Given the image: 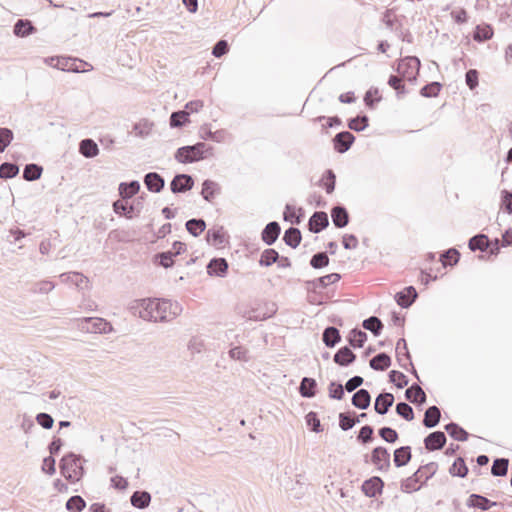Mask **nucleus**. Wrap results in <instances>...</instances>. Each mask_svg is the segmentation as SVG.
Here are the masks:
<instances>
[{
	"label": "nucleus",
	"instance_id": "f257e3e1",
	"mask_svg": "<svg viewBox=\"0 0 512 512\" xmlns=\"http://www.w3.org/2000/svg\"><path fill=\"white\" fill-rule=\"evenodd\" d=\"M177 302L160 299H141L138 301L136 313L146 321L168 322L173 320L181 312Z\"/></svg>",
	"mask_w": 512,
	"mask_h": 512
},
{
	"label": "nucleus",
	"instance_id": "6e6552de",
	"mask_svg": "<svg viewBox=\"0 0 512 512\" xmlns=\"http://www.w3.org/2000/svg\"><path fill=\"white\" fill-rule=\"evenodd\" d=\"M194 186V179L189 174H176L170 182L172 193H185L190 191Z\"/></svg>",
	"mask_w": 512,
	"mask_h": 512
},
{
	"label": "nucleus",
	"instance_id": "09e8293b",
	"mask_svg": "<svg viewBox=\"0 0 512 512\" xmlns=\"http://www.w3.org/2000/svg\"><path fill=\"white\" fill-rule=\"evenodd\" d=\"M460 252L456 248H449L440 255L443 267L454 266L459 262Z\"/></svg>",
	"mask_w": 512,
	"mask_h": 512
},
{
	"label": "nucleus",
	"instance_id": "e2e57ef3",
	"mask_svg": "<svg viewBox=\"0 0 512 512\" xmlns=\"http://www.w3.org/2000/svg\"><path fill=\"white\" fill-rule=\"evenodd\" d=\"M153 123L147 119H142L133 126L135 134L141 138L147 137L152 131Z\"/></svg>",
	"mask_w": 512,
	"mask_h": 512
},
{
	"label": "nucleus",
	"instance_id": "412c9836",
	"mask_svg": "<svg viewBox=\"0 0 512 512\" xmlns=\"http://www.w3.org/2000/svg\"><path fill=\"white\" fill-rule=\"evenodd\" d=\"M356 360V354L348 347H341L333 356V361L342 367H347Z\"/></svg>",
	"mask_w": 512,
	"mask_h": 512
},
{
	"label": "nucleus",
	"instance_id": "c03bdc74",
	"mask_svg": "<svg viewBox=\"0 0 512 512\" xmlns=\"http://www.w3.org/2000/svg\"><path fill=\"white\" fill-rule=\"evenodd\" d=\"M319 185L324 188L327 194H331L335 190L336 174L332 169H327L319 182Z\"/></svg>",
	"mask_w": 512,
	"mask_h": 512
},
{
	"label": "nucleus",
	"instance_id": "3c124183",
	"mask_svg": "<svg viewBox=\"0 0 512 512\" xmlns=\"http://www.w3.org/2000/svg\"><path fill=\"white\" fill-rule=\"evenodd\" d=\"M509 460L507 458H496L491 466V474L494 477H504L507 475Z\"/></svg>",
	"mask_w": 512,
	"mask_h": 512
},
{
	"label": "nucleus",
	"instance_id": "0eeeda50",
	"mask_svg": "<svg viewBox=\"0 0 512 512\" xmlns=\"http://www.w3.org/2000/svg\"><path fill=\"white\" fill-rule=\"evenodd\" d=\"M341 275L339 273H330L315 279L304 281V288L307 293H314L327 288L331 284L339 282Z\"/></svg>",
	"mask_w": 512,
	"mask_h": 512
},
{
	"label": "nucleus",
	"instance_id": "c756f323",
	"mask_svg": "<svg viewBox=\"0 0 512 512\" xmlns=\"http://www.w3.org/2000/svg\"><path fill=\"white\" fill-rule=\"evenodd\" d=\"M79 152L85 158H94L99 154V147L93 139L85 138L79 143Z\"/></svg>",
	"mask_w": 512,
	"mask_h": 512
},
{
	"label": "nucleus",
	"instance_id": "aec40b11",
	"mask_svg": "<svg viewBox=\"0 0 512 512\" xmlns=\"http://www.w3.org/2000/svg\"><path fill=\"white\" fill-rule=\"evenodd\" d=\"M394 396L389 392L380 393L374 402V410L379 415H385L394 403Z\"/></svg>",
	"mask_w": 512,
	"mask_h": 512
},
{
	"label": "nucleus",
	"instance_id": "a211bd4d",
	"mask_svg": "<svg viewBox=\"0 0 512 512\" xmlns=\"http://www.w3.org/2000/svg\"><path fill=\"white\" fill-rule=\"evenodd\" d=\"M405 398L417 406H421L426 403L427 396L421 386L417 383H413L405 391Z\"/></svg>",
	"mask_w": 512,
	"mask_h": 512
},
{
	"label": "nucleus",
	"instance_id": "052dcab7",
	"mask_svg": "<svg viewBox=\"0 0 512 512\" xmlns=\"http://www.w3.org/2000/svg\"><path fill=\"white\" fill-rule=\"evenodd\" d=\"M384 482H362L361 490L368 497H375L382 492Z\"/></svg>",
	"mask_w": 512,
	"mask_h": 512
},
{
	"label": "nucleus",
	"instance_id": "69168bd1",
	"mask_svg": "<svg viewBox=\"0 0 512 512\" xmlns=\"http://www.w3.org/2000/svg\"><path fill=\"white\" fill-rule=\"evenodd\" d=\"M389 381L393 383L398 389H402L408 385L409 379L407 376L397 370H391L388 374Z\"/></svg>",
	"mask_w": 512,
	"mask_h": 512
},
{
	"label": "nucleus",
	"instance_id": "c9c22d12",
	"mask_svg": "<svg viewBox=\"0 0 512 512\" xmlns=\"http://www.w3.org/2000/svg\"><path fill=\"white\" fill-rule=\"evenodd\" d=\"M367 338L368 336L366 332L358 328H353L347 336V341L353 348H361L364 346Z\"/></svg>",
	"mask_w": 512,
	"mask_h": 512
},
{
	"label": "nucleus",
	"instance_id": "f03ea898",
	"mask_svg": "<svg viewBox=\"0 0 512 512\" xmlns=\"http://www.w3.org/2000/svg\"><path fill=\"white\" fill-rule=\"evenodd\" d=\"M213 150L214 148L205 142H197L178 148L174 157L179 163L189 164L213 156Z\"/></svg>",
	"mask_w": 512,
	"mask_h": 512
},
{
	"label": "nucleus",
	"instance_id": "4be33fe9",
	"mask_svg": "<svg viewBox=\"0 0 512 512\" xmlns=\"http://www.w3.org/2000/svg\"><path fill=\"white\" fill-rule=\"evenodd\" d=\"M396 358L399 365L408 370V362H411V355L409 353L406 340L404 338H400L396 343Z\"/></svg>",
	"mask_w": 512,
	"mask_h": 512
},
{
	"label": "nucleus",
	"instance_id": "680f3d73",
	"mask_svg": "<svg viewBox=\"0 0 512 512\" xmlns=\"http://www.w3.org/2000/svg\"><path fill=\"white\" fill-rule=\"evenodd\" d=\"M329 257L327 252H317L310 259V266L314 269H322L329 265Z\"/></svg>",
	"mask_w": 512,
	"mask_h": 512
},
{
	"label": "nucleus",
	"instance_id": "338daca9",
	"mask_svg": "<svg viewBox=\"0 0 512 512\" xmlns=\"http://www.w3.org/2000/svg\"><path fill=\"white\" fill-rule=\"evenodd\" d=\"M338 417L339 427L343 431L352 429L359 422V418H353L351 413L341 412Z\"/></svg>",
	"mask_w": 512,
	"mask_h": 512
},
{
	"label": "nucleus",
	"instance_id": "2f4dec72",
	"mask_svg": "<svg viewBox=\"0 0 512 512\" xmlns=\"http://www.w3.org/2000/svg\"><path fill=\"white\" fill-rule=\"evenodd\" d=\"M59 278L61 282L74 284L79 289H83V284L86 285L89 282L88 278L80 272L62 273Z\"/></svg>",
	"mask_w": 512,
	"mask_h": 512
},
{
	"label": "nucleus",
	"instance_id": "58836bf2",
	"mask_svg": "<svg viewBox=\"0 0 512 512\" xmlns=\"http://www.w3.org/2000/svg\"><path fill=\"white\" fill-rule=\"evenodd\" d=\"M206 240L213 246H222L225 242V232L222 226L209 229L206 233Z\"/></svg>",
	"mask_w": 512,
	"mask_h": 512
},
{
	"label": "nucleus",
	"instance_id": "4c0bfd02",
	"mask_svg": "<svg viewBox=\"0 0 512 512\" xmlns=\"http://www.w3.org/2000/svg\"><path fill=\"white\" fill-rule=\"evenodd\" d=\"M468 246L473 252H484L489 248V238L485 234H477L469 239Z\"/></svg>",
	"mask_w": 512,
	"mask_h": 512
},
{
	"label": "nucleus",
	"instance_id": "20e7f679",
	"mask_svg": "<svg viewBox=\"0 0 512 512\" xmlns=\"http://www.w3.org/2000/svg\"><path fill=\"white\" fill-rule=\"evenodd\" d=\"M421 67L420 59L416 56H406L402 58L396 68L400 77L409 83H416Z\"/></svg>",
	"mask_w": 512,
	"mask_h": 512
},
{
	"label": "nucleus",
	"instance_id": "9b49d317",
	"mask_svg": "<svg viewBox=\"0 0 512 512\" xmlns=\"http://www.w3.org/2000/svg\"><path fill=\"white\" fill-rule=\"evenodd\" d=\"M418 298V293L414 286H407L403 290L397 292L394 296L396 303L407 309L416 301Z\"/></svg>",
	"mask_w": 512,
	"mask_h": 512
},
{
	"label": "nucleus",
	"instance_id": "423d86ee",
	"mask_svg": "<svg viewBox=\"0 0 512 512\" xmlns=\"http://www.w3.org/2000/svg\"><path fill=\"white\" fill-rule=\"evenodd\" d=\"M143 197H139L135 202L128 204L126 200H116L113 202L112 207L115 214L118 216L126 217L127 219H132L134 216H139L142 210V202Z\"/></svg>",
	"mask_w": 512,
	"mask_h": 512
},
{
	"label": "nucleus",
	"instance_id": "ddd939ff",
	"mask_svg": "<svg viewBox=\"0 0 512 512\" xmlns=\"http://www.w3.org/2000/svg\"><path fill=\"white\" fill-rule=\"evenodd\" d=\"M228 262L225 258L219 257V258H212L207 266V274L209 276H215V277H225L228 272Z\"/></svg>",
	"mask_w": 512,
	"mask_h": 512
},
{
	"label": "nucleus",
	"instance_id": "72a5a7b5",
	"mask_svg": "<svg viewBox=\"0 0 512 512\" xmlns=\"http://www.w3.org/2000/svg\"><path fill=\"white\" fill-rule=\"evenodd\" d=\"M445 431L451 438L456 441H466L468 439V432L455 422H450L444 426Z\"/></svg>",
	"mask_w": 512,
	"mask_h": 512
},
{
	"label": "nucleus",
	"instance_id": "393cba45",
	"mask_svg": "<svg viewBox=\"0 0 512 512\" xmlns=\"http://www.w3.org/2000/svg\"><path fill=\"white\" fill-rule=\"evenodd\" d=\"M317 386L314 378L303 377L299 385V393L304 398H313L317 394Z\"/></svg>",
	"mask_w": 512,
	"mask_h": 512
},
{
	"label": "nucleus",
	"instance_id": "8fccbe9b",
	"mask_svg": "<svg viewBox=\"0 0 512 512\" xmlns=\"http://www.w3.org/2000/svg\"><path fill=\"white\" fill-rule=\"evenodd\" d=\"M280 258L279 253L273 248L265 249L260 256L259 265L262 267H269L276 263Z\"/></svg>",
	"mask_w": 512,
	"mask_h": 512
},
{
	"label": "nucleus",
	"instance_id": "f3484780",
	"mask_svg": "<svg viewBox=\"0 0 512 512\" xmlns=\"http://www.w3.org/2000/svg\"><path fill=\"white\" fill-rule=\"evenodd\" d=\"M281 233V226L277 221L269 222L261 232L262 241L268 245H273Z\"/></svg>",
	"mask_w": 512,
	"mask_h": 512
},
{
	"label": "nucleus",
	"instance_id": "de8ad7c7",
	"mask_svg": "<svg viewBox=\"0 0 512 512\" xmlns=\"http://www.w3.org/2000/svg\"><path fill=\"white\" fill-rule=\"evenodd\" d=\"M468 471V467L462 457H457L449 468L451 476L459 478L466 477Z\"/></svg>",
	"mask_w": 512,
	"mask_h": 512
},
{
	"label": "nucleus",
	"instance_id": "39448f33",
	"mask_svg": "<svg viewBox=\"0 0 512 512\" xmlns=\"http://www.w3.org/2000/svg\"><path fill=\"white\" fill-rule=\"evenodd\" d=\"M78 328L87 333H108L112 330L111 324L100 317H84L78 319Z\"/></svg>",
	"mask_w": 512,
	"mask_h": 512
},
{
	"label": "nucleus",
	"instance_id": "cd10ccee",
	"mask_svg": "<svg viewBox=\"0 0 512 512\" xmlns=\"http://www.w3.org/2000/svg\"><path fill=\"white\" fill-rule=\"evenodd\" d=\"M220 186L217 182L206 179L202 183L201 196L207 202H211L220 193Z\"/></svg>",
	"mask_w": 512,
	"mask_h": 512
},
{
	"label": "nucleus",
	"instance_id": "774afa93",
	"mask_svg": "<svg viewBox=\"0 0 512 512\" xmlns=\"http://www.w3.org/2000/svg\"><path fill=\"white\" fill-rule=\"evenodd\" d=\"M65 506L69 512H81L85 508L86 502L81 496L76 495L70 497Z\"/></svg>",
	"mask_w": 512,
	"mask_h": 512
},
{
	"label": "nucleus",
	"instance_id": "37998d69",
	"mask_svg": "<svg viewBox=\"0 0 512 512\" xmlns=\"http://www.w3.org/2000/svg\"><path fill=\"white\" fill-rule=\"evenodd\" d=\"M492 37H493V28L489 24L477 25L473 32V39L479 43L488 41Z\"/></svg>",
	"mask_w": 512,
	"mask_h": 512
},
{
	"label": "nucleus",
	"instance_id": "bb28decb",
	"mask_svg": "<svg viewBox=\"0 0 512 512\" xmlns=\"http://www.w3.org/2000/svg\"><path fill=\"white\" fill-rule=\"evenodd\" d=\"M352 405L360 410H365L370 406L371 395L366 389L357 390L351 399Z\"/></svg>",
	"mask_w": 512,
	"mask_h": 512
},
{
	"label": "nucleus",
	"instance_id": "e433bc0d",
	"mask_svg": "<svg viewBox=\"0 0 512 512\" xmlns=\"http://www.w3.org/2000/svg\"><path fill=\"white\" fill-rule=\"evenodd\" d=\"M36 31L32 22L28 19H19L13 28V32L18 37H26Z\"/></svg>",
	"mask_w": 512,
	"mask_h": 512
},
{
	"label": "nucleus",
	"instance_id": "dca6fc26",
	"mask_svg": "<svg viewBox=\"0 0 512 512\" xmlns=\"http://www.w3.org/2000/svg\"><path fill=\"white\" fill-rule=\"evenodd\" d=\"M371 460L378 470H386L390 466V454L388 450L382 446L372 450Z\"/></svg>",
	"mask_w": 512,
	"mask_h": 512
},
{
	"label": "nucleus",
	"instance_id": "13d9d810",
	"mask_svg": "<svg viewBox=\"0 0 512 512\" xmlns=\"http://www.w3.org/2000/svg\"><path fill=\"white\" fill-rule=\"evenodd\" d=\"M298 211L300 212L299 215H296V209L294 206L287 204L285 206V210L283 213V219L284 221L291 222L294 224H300L303 217V209L299 208Z\"/></svg>",
	"mask_w": 512,
	"mask_h": 512
},
{
	"label": "nucleus",
	"instance_id": "1a4fd4ad",
	"mask_svg": "<svg viewBox=\"0 0 512 512\" xmlns=\"http://www.w3.org/2000/svg\"><path fill=\"white\" fill-rule=\"evenodd\" d=\"M45 62L51 67L62 71L74 73H80L85 71L83 68L71 66L74 64V58L72 57H49L45 60Z\"/></svg>",
	"mask_w": 512,
	"mask_h": 512
},
{
	"label": "nucleus",
	"instance_id": "4d7b16f0",
	"mask_svg": "<svg viewBox=\"0 0 512 512\" xmlns=\"http://www.w3.org/2000/svg\"><path fill=\"white\" fill-rule=\"evenodd\" d=\"M285 490L289 498L300 499L305 493L302 482H286Z\"/></svg>",
	"mask_w": 512,
	"mask_h": 512
},
{
	"label": "nucleus",
	"instance_id": "a18cd8bd",
	"mask_svg": "<svg viewBox=\"0 0 512 512\" xmlns=\"http://www.w3.org/2000/svg\"><path fill=\"white\" fill-rule=\"evenodd\" d=\"M362 326L365 330L370 331L374 336H379L383 330V323L376 316H370L363 320Z\"/></svg>",
	"mask_w": 512,
	"mask_h": 512
},
{
	"label": "nucleus",
	"instance_id": "9d476101",
	"mask_svg": "<svg viewBox=\"0 0 512 512\" xmlns=\"http://www.w3.org/2000/svg\"><path fill=\"white\" fill-rule=\"evenodd\" d=\"M355 141V136L349 131H341L337 133L332 142L334 150L338 153L347 152Z\"/></svg>",
	"mask_w": 512,
	"mask_h": 512
},
{
	"label": "nucleus",
	"instance_id": "473e14b6",
	"mask_svg": "<svg viewBox=\"0 0 512 512\" xmlns=\"http://www.w3.org/2000/svg\"><path fill=\"white\" fill-rule=\"evenodd\" d=\"M467 505L469 507L478 508L483 511H486L490 509L492 506L496 505V502H492L488 498L479 494H471L467 500Z\"/></svg>",
	"mask_w": 512,
	"mask_h": 512
},
{
	"label": "nucleus",
	"instance_id": "a19ab883",
	"mask_svg": "<svg viewBox=\"0 0 512 512\" xmlns=\"http://www.w3.org/2000/svg\"><path fill=\"white\" fill-rule=\"evenodd\" d=\"M200 138L203 140H212L214 142H222L225 137V131L224 130H217V131H211L209 126L207 124L200 127L199 130Z\"/></svg>",
	"mask_w": 512,
	"mask_h": 512
},
{
	"label": "nucleus",
	"instance_id": "a878e982",
	"mask_svg": "<svg viewBox=\"0 0 512 512\" xmlns=\"http://www.w3.org/2000/svg\"><path fill=\"white\" fill-rule=\"evenodd\" d=\"M140 190V183L137 180L130 182H121L118 187L119 195L122 200H128L135 196Z\"/></svg>",
	"mask_w": 512,
	"mask_h": 512
},
{
	"label": "nucleus",
	"instance_id": "bf43d9fd",
	"mask_svg": "<svg viewBox=\"0 0 512 512\" xmlns=\"http://www.w3.org/2000/svg\"><path fill=\"white\" fill-rule=\"evenodd\" d=\"M189 122V113L186 110L173 112L170 116V126L178 128Z\"/></svg>",
	"mask_w": 512,
	"mask_h": 512
},
{
	"label": "nucleus",
	"instance_id": "f8f14e48",
	"mask_svg": "<svg viewBox=\"0 0 512 512\" xmlns=\"http://www.w3.org/2000/svg\"><path fill=\"white\" fill-rule=\"evenodd\" d=\"M329 225L328 214L324 211H316L312 214L308 221V229L310 232L317 234L326 229Z\"/></svg>",
	"mask_w": 512,
	"mask_h": 512
},
{
	"label": "nucleus",
	"instance_id": "864d4df0",
	"mask_svg": "<svg viewBox=\"0 0 512 512\" xmlns=\"http://www.w3.org/2000/svg\"><path fill=\"white\" fill-rule=\"evenodd\" d=\"M405 79H403L400 76L396 75H390L388 78V85L393 88L396 91V96L398 99H401L404 97V95L407 93L406 87L403 83Z\"/></svg>",
	"mask_w": 512,
	"mask_h": 512
},
{
	"label": "nucleus",
	"instance_id": "6ab92c4d",
	"mask_svg": "<svg viewBox=\"0 0 512 512\" xmlns=\"http://www.w3.org/2000/svg\"><path fill=\"white\" fill-rule=\"evenodd\" d=\"M147 190L152 193H159L165 186L164 178L157 172H149L145 174L143 179Z\"/></svg>",
	"mask_w": 512,
	"mask_h": 512
},
{
	"label": "nucleus",
	"instance_id": "ea45409f",
	"mask_svg": "<svg viewBox=\"0 0 512 512\" xmlns=\"http://www.w3.org/2000/svg\"><path fill=\"white\" fill-rule=\"evenodd\" d=\"M411 459V447L402 446L394 451V464L396 467H402L408 464Z\"/></svg>",
	"mask_w": 512,
	"mask_h": 512
},
{
	"label": "nucleus",
	"instance_id": "603ef678",
	"mask_svg": "<svg viewBox=\"0 0 512 512\" xmlns=\"http://www.w3.org/2000/svg\"><path fill=\"white\" fill-rule=\"evenodd\" d=\"M43 172L42 166L34 163H30L25 165L23 170V178L26 181H36L38 180Z\"/></svg>",
	"mask_w": 512,
	"mask_h": 512
},
{
	"label": "nucleus",
	"instance_id": "79ce46f5",
	"mask_svg": "<svg viewBox=\"0 0 512 512\" xmlns=\"http://www.w3.org/2000/svg\"><path fill=\"white\" fill-rule=\"evenodd\" d=\"M131 504L139 509L146 508L151 502V495L147 491H135L130 497Z\"/></svg>",
	"mask_w": 512,
	"mask_h": 512
},
{
	"label": "nucleus",
	"instance_id": "2eb2a0df",
	"mask_svg": "<svg viewBox=\"0 0 512 512\" xmlns=\"http://www.w3.org/2000/svg\"><path fill=\"white\" fill-rule=\"evenodd\" d=\"M447 438L444 432L434 431L424 438V446L428 451L442 449L446 444Z\"/></svg>",
	"mask_w": 512,
	"mask_h": 512
},
{
	"label": "nucleus",
	"instance_id": "4468645a",
	"mask_svg": "<svg viewBox=\"0 0 512 512\" xmlns=\"http://www.w3.org/2000/svg\"><path fill=\"white\" fill-rule=\"evenodd\" d=\"M331 219L336 228L342 229L349 224L350 216L344 205L337 204L331 209Z\"/></svg>",
	"mask_w": 512,
	"mask_h": 512
},
{
	"label": "nucleus",
	"instance_id": "7c9ffc66",
	"mask_svg": "<svg viewBox=\"0 0 512 512\" xmlns=\"http://www.w3.org/2000/svg\"><path fill=\"white\" fill-rule=\"evenodd\" d=\"M369 365L375 371H385L391 366V357L385 352H380L369 361Z\"/></svg>",
	"mask_w": 512,
	"mask_h": 512
},
{
	"label": "nucleus",
	"instance_id": "b1692460",
	"mask_svg": "<svg viewBox=\"0 0 512 512\" xmlns=\"http://www.w3.org/2000/svg\"><path fill=\"white\" fill-rule=\"evenodd\" d=\"M441 419V410L436 405L430 406L426 409L424 413V418L422 424L426 428H434L436 427Z\"/></svg>",
	"mask_w": 512,
	"mask_h": 512
},
{
	"label": "nucleus",
	"instance_id": "f704fd0d",
	"mask_svg": "<svg viewBox=\"0 0 512 512\" xmlns=\"http://www.w3.org/2000/svg\"><path fill=\"white\" fill-rule=\"evenodd\" d=\"M302 240L301 231L296 227H290L284 232L283 241L293 249L297 248Z\"/></svg>",
	"mask_w": 512,
	"mask_h": 512
},
{
	"label": "nucleus",
	"instance_id": "5fc2aeb1",
	"mask_svg": "<svg viewBox=\"0 0 512 512\" xmlns=\"http://www.w3.org/2000/svg\"><path fill=\"white\" fill-rule=\"evenodd\" d=\"M369 126V118L367 115H358L348 120V128L355 131L361 132Z\"/></svg>",
	"mask_w": 512,
	"mask_h": 512
},
{
	"label": "nucleus",
	"instance_id": "5701e85b",
	"mask_svg": "<svg viewBox=\"0 0 512 512\" xmlns=\"http://www.w3.org/2000/svg\"><path fill=\"white\" fill-rule=\"evenodd\" d=\"M438 469L436 462L427 463L421 466L412 476L407 477L405 480H429L432 478Z\"/></svg>",
	"mask_w": 512,
	"mask_h": 512
},
{
	"label": "nucleus",
	"instance_id": "49530a36",
	"mask_svg": "<svg viewBox=\"0 0 512 512\" xmlns=\"http://www.w3.org/2000/svg\"><path fill=\"white\" fill-rule=\"evenodd\" d=\"M186 230L194 237L199 236L206 228V222L202 218H192L185 223Z\"/></svg>",
	"mask_w": 512,
	"mask_h": 512
},
{
	"label": "nucleus",
	"instance_id": "0e129e2a",
	"mask_svg": "<svg viewBox=\"0 0 512 512\" xmlns=\"http://www.w3.org/2000/svg\"><path fill=\"white\" fill-rule=\"evenodd\" d=\"M441 88L442 84L440 82H430L420 89V95L425 98L436 97L441 91Z\"/></svg>",
	"mask_w": 512,
	"mask_h": 512
},
{
	"label": "nucleus",
	"instance_id": "c85d7f7f",
	"mask_svg": "<svg viewBox=\"0 0 512 512\" xmlns=\"http://www.w3.org/2000/svg\"><path fill=\"white\" fill-rule=\"evenodd\" d=\"M322 341L328 348L335 347L341 341L339 330L334 326H328L323 330Z\"/></svg>",
	"mask_w": 512,
	"mask_h": 512
},
{
	"label": "nucleus",
	"instance_id": "6e6d98bb",
	"mask_svg": "<svg viewBox=\"0 0 512 512\" xmlns=\"http://www.w3.org/2000/svg\"><path fill=\"white\" fill-rule=\"evenodd\" d=\"M19 173V166L15 163L4 162L0 165V178L7 180L14 178Z\"/></svg>",
	"mask_w": 512,
	"mask_h": 512
},
{
	"label": "nucleus",
	"instance_id": "7ed1b4c3",
	"mask_svg": "<svg viewBox=\"0 0 512 512\" xmlns=\"http://www.w3.org/2000/svg\"><path fill=\"white\" fill-rule=\"evenodd\" d=\"M85 459L81 455L70 452L60 461V471L65 480H81L84 476L83 464Z\"/></svg>",
	"mask_w": 512,
	"mask_h": 512
}]
</instances>
